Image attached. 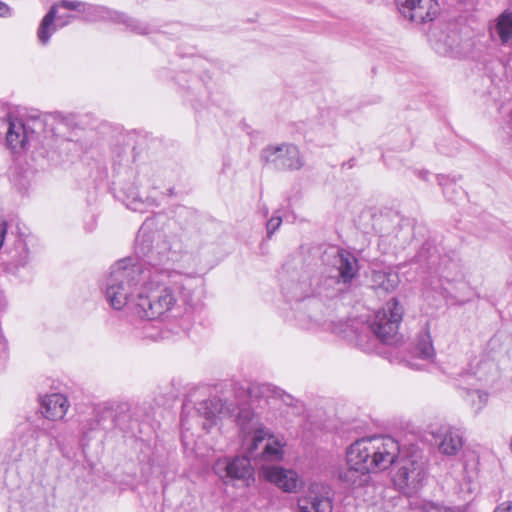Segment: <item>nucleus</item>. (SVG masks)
Segmentation results:
<instances>
[{
	"instance_id": "22",
	"label": "nucleus",
	"mask_w": 512,
	"mask_h": 512,
	"mask_svg": "<svg viewBox=\"0 0 512 512\" xmlns=\"http://www.w3.org/2000/svg\"><path fill=\"white\" fill-rule=\"evenodd\" d=\"M39 428L31 421L25 419L18 423L14 430V441L27 451H35L38 441Z\"/></svg>"
},
{
	"instance_id": "20",
	"label": "nucleus",
	"mask_w": 512,
	"mask_h": 512,
	"mask_svg": "<svg viewBox=\"0 0 512 512\" xmlns=\"http://www.w3.org/2000/svg\"><path fill=\"white\" fill-rule=\"evenodd\" d=\"M439 451L445 455H456L463 446V437L459 429L442 427L437 433Z\"/></svg>"
},
{
	"instance_id": "15",
	"label": "nucleus",
	"mask_w": 512,
	"mask_h": 512,
	"mask_svg": "<svg viewBox=\"0 0 512 512\" xmlns=\"http://www.w3.org/2000/svg\"><path fill=\"white\" fill-rule=\"evenodd\" d=\"M85 4L86 2L76 0H61L60 2L53 4L39 25L37 31L39 42L42 45H47L52 34L56 31V25L54 24V21L57 17L58 8L76 11L82 15Z\"/></svg>"
},
{
	"instance_id": "3",
	"label": "nucleus",
	"mask_w": 512,
	"mask_h": 512,
	"mask_svg": "<svg viewBox=\"0 0 512 512\" xmlns=\"http://www.w3.org/2000/svg\"><path fill=\"white\" fill-rule=\"evenodd\" d=\"M141 262L132 259H122L110 268L103 290L106 301L115 310L127 307L134 314V304L138 302V293L142 288L148 287L154 275L160 278L167 274L153 270L149 267L148 258H141Z\"/></svg>"
},
{
	"instance_id": "17",
	"label": "nucleus",
	"mask_w": 512,
	"mask_h": 512,
	"mask_svg": "<svg viewBox=\"0 0 512 512\" xmlns=\"http://www.w3.org/2000/svg\"><path fill=\"white\" fill-rule=\"evenodd\" d=\"M267 440L261 457L265 461H280L283 458L284 451L281 442L273 435H270L264 428H256L252 437V444L249 448L250 453L258 449L259 445Z\"/></svg>"
},
{
	"instance_id": "7",
	"label": "nucleus",
	"mask_w": 512,
	"mask_h": 512,
	"mask_svg": "<svg viewBox=\"0 0 512 512\" xmlns=\"http://www.w3.org/2000/svg\"><path fill=\"white\" fill-rule=\"evenodd\" d=\"M403 318V308L393 298L380 310L375 312L368 325H361L362 329H369L381 342L394 344L398 341V330Z\"/></svg>"
},
{
	"instance_id": "25",
	"label": "nucleus",
	"mask_w": 512,
	"mask_h": 512,
	"mask_svg": "<svg viewBox=\"0 0 512 512\" xmlns=\"http://www.w3.org/2000/svg\"><path fill=\"white\" fill-rule=\"evenodd\" d=\"M334 331L343 338L354 341L357 345L363 344L362 331H360L359 323L356 320L340 321L335 325Z\"/></svg>"
},
{
	"instance_id": "27",
	"label": "nucleus",
	"mask_w": 512,
	"mask_h": 512,
	"mask_svg": "<svg viewBox=\"0 0 512 512\" xmlns=\"http://www.w3.org/2000/svg\"><path fill=\"white\" fill-rule=\"evenodd\" d=\"M123 202L126 207L135 212H143L146 207V202L142 200L136 188H130L129 191H123Z\"/></svg>"
},
{
	"instance_id": "12",
	"label": "nucleus",
	"mask_w": 512,
	"mask_h": 512,
	"mask_svg": "<svg viewBox=\"0 0 512 512\" xmlns=\"http://www.w3.org/2000/svg\"><path fill=\"white\" fill-rule=\"evenodd\" d=\"M213 470L226 484L235 480L246 481L254 473L251 461L246 456L218 459L213 465Z\"/></svg>"
},
{
	"instance_id": "36",
	"label": "nucleus",
	"mask_w": 512,
	"mask_h": 512,
	"mask_svg": "<svg viewBox=\"0 0 512 512\" xmlns=\"http://www.w3.org/2000/svg\"><path fill=\"white\" fill-rule=\"evenodd\" d=\"M149 328H150V326H149V325H147V326H145V327H144V332H143V335H142V336H143L144 338H151V339H153V340H157V336H156V335L151 334V333H148V331H147V330H148Z\"/></svg>"
},
{
	"instance_id": "13",
	"label": "nucleus",
	"mask_w": 512,
	"mask_h": 512,
	"mask_svg": "<svg viewBox=\"0 0 512 512\" xmlns=\"http://www.w3.org/2000/svg\"><path fill=\"white\" fill-rule=\"evenodd\" d=\"M399 12L415 23H426L434 20L439 14L437 0H395Z\"/></svg>"
},
{
	"instance_id": "23",
	"label": "nucleus",
	"mask_w": 512,
	"mask_h": 512,
	"mask_svg": "<svg viewBox=\"0 0 512 512\" xmlns=\"http://www.w3.org/2000/svg\"><path fill=\"white\" fill-rule=\"evenodd\" d=\"M399 275L394 271H373L371 277L372 287L375 290L391 292L397 288L399 284Z\"/></svg>"
},
{
	"instance_id": "19",
	"label": "nucleus",
	"mask_w": 512,
	"mask_h": 512,
	"mask_svg": "<svg viewBox=\"0 0 512 512\" xmlns=\"http://www.w3.org/2000/svg\"><path fill=\"white\" fill-rule=\"evenodd\" d=\"M489 35L492 41H498L503 46H512V11L500 13L489 25Z\"/></svg>"
},
{
	"instance_id": "11",
	"label": "nucleus",
	"mask_w": 512,
	"mask_h": 512,
	"mask_svg": "<svg viewBox=\"0 0 512 512\" xmlns=\"http://www.w3.org/2000/svg\"><path fill=\"white\" fill-rule=\"evenodd\" d=\"M334 492L325 483L314 482L298 498V512H332Z\"/></svg>"
},
{
	"instance_id": "33",
	"label": "nucleus",
	"mask_w": 512,
	"mask_h": 512,
	"mask_svg": "<svg viewBox=\"0 0 512 512\" xmlns=\"http://www.w3.org/2000/svg\"><path fill=\"white\" fill-rule=\"evenodd\" d=\"M493 512H512V501H505L501 503Z\"/></svg>"
},
{
	"instance_id": "16",
	"label": "nucleus",
	"mask_w": 512,
	"mask_h": 512,
	"mask_svg": "<svg viewBox=\"0 0 512 512\" xmlns=\"http://www.w3.org/2000/svg\"><path fill=\"white\" fill-rule=\"evenodd\" d=\"M6 254V270L13 274L27 267L31 260V252L23 235L15 236L12 245L6 248Z\"/></svg>"
},
{
	"instance_id": "29",
	"label": "nucleus",
	"mask_w": 512,
	"mask_h": 512,
	"mask_svg": "<svg viewBox=\"0 0 512 512\" xmlns=\"http://www.w3.org/2000/svg\"><path fill=\"white\" fill-rule=\"evenodd\" d=\"M421 512H463L461 507H449L433 501H423L419 507Z\"/></svg>"
},
{
	"instance_id": "38",
	"label": "nucleus",
	"mask_w": 512,
	"mask_h": 512,
	"mask_svg": "<svg viewBox=\"0 0 512 512\" xmlns=\"http://www.w3.org/2000/svg\"><path fill=\"white\" fill-rule=\"evenodd\" d=\"M70 18H73V17L72 16H68L67 18H65V22L63 23V25L68 24Z\"/></svg>"
},
{
	"instance_id": "37",
	"label": "nucleus",
	"mask_w": 512,
	"mask_h": 512,
	"mask_svg": "<svg viewBox=\"0 0 512 512\" xmlns=\"http://www.w3.org/2000/svg\"><path fill=\"white\" fill-rule=\"evenodd\" d=\"M70 18H73V17L72 16H68L67 18H65V22L63 23V25L68 24Z\"/></svg>"
},
{
	"instance_id": "5",
	"label": "nucleus",
	"mask_w": 512,
	"mask_h": 512,
	"mask_svg": "<svg viewBox=\"0 0 512 512\" xmlns=\"http://www.w3.org/2000/svg\"><path fill=\"white\" fill-rule=\"evenodd\" d=\"M396 472L393 475L395 487L405 495L417 493L428 478V461L421 452L414 451L409 455L399 450L395 461Z\"/></svg>"
},
{
	"instance_id": "18",
	"label": "nucleus",
	"mask_w": 512,
	"mask_h": 512,
	"mask_svg": "<svg viewBox=\"0 0 512 512\" xmlns=\"http://www.w3.org/2000/svg\"><path fill=\"white\" fill-rule=\"evenodd\" d=\"M263 474L266 480L275 484L281 490L287 493L295 492L298 487V474L280 466L263 468Z\"/></svg>"
},
{
	"instance_id": "14",
	"label": "nucleus",
	"mask_w": 512,
	"mask_h": 512,
	"mask_svg": "<svg viewBox=\"0 0 512 512\" xmlns=\"http://www.w3.org/2000/svg\"><path fill=\"white\" fill-rule=\"evenodd\" d=\"M329 255L336 271L331 280L336 284L349 285L359 271L357 258L351 252L340 248H333Z\"/></svg>"
},
{
	"instance_id": "24",
	"label": "nucleus",
	"mask_w": 512,
	"mask_h": 512,
	"mask_svg": "<svg viewBox=\"0 0 512 512\" xmlns=\"http://www.w3.org/2000/svg\"><path fill=\"white\" fill-rule=\"evenodd\" d=\"M414 353L419 359L422 360H431L435 356V350L428 327H425L418 334Z\"/></svg>"
},
{
	"instance_id": "32",
	"label": "nucleus",
	"mask_w": 512,
	"mask_h": 512,
	"mask_svg": "<svg viewBox=\"0 0 512 512\" xmlns=\"http://www.w3.org/2000/svg\"><path fill=\"white\" fill-rule=\"evenodd\" d=\"M450 36H447V39L445 40V44L447 45L448 49L444 51V53L450 52L451 54H457L459 43L457 41V36L450 40Z\"/></svg>"
},
{
	"instance_id": "4",
	"label": "nucleus",
	"mask_w": 512,
	"mask_h": 512,
	"mask_svg": "<svg viewBox=\"0 0 512 512\" xmlns=\"http://www.w3.org/2000/svg\"><path fill=\"white\" fill-rule=\"evenodd\" d=\"M146 416V409L139 404L115 402L105 404L96 410L92 430L107 429L106 419H111L114 428L119 429L124 436L138 437L142 434L141 423Z\"/></svg>"
},
{
	"instance_id": "34",
	"label": "nucleus",
	"mask_w": 512,
	"mask_h": 512,
	"mask_svg": "<svg viewBox=\"0 0 512 512\" xmlns=\"http://www.w3.org/2000/svg\"><path fill=\"white\" fill-rule=\"evenodd\" d=\"M7 233V223L6 221L0 220V249L2 248L5 240V235Z\"/></svg>"
},
{
	"instance_id": "40",
	"label": "nucleus",
	"mask_w": 512,
	"mask_h": 512,
	"mask_svg": "<svg viewBox=\"0 0 512 512\" xmlns=\"http://www.w3.org/2000/svg\"><path fill=\"white\" fill-rule=\"evenodd\" d=\"M182 426L185 425L184 419H181Z\"/></svg>"
},
{
	"instance_id": "8",
	"label": "nucleus",
	"mask_w": 512,
	"mask_h": 512,
	"mask_svg": "<svg viewBox=\"0 0 512 512\" xmlns=\"http://www.w3.org/2000/svg\"><path fill=\"white\" fill-rule=\"evenodd\" d=\"M80 19L89 23L103 21L124 24L127 29L140 35H146L150 32L148 24L103 5L86 3Z\"/></svg>"
},
{
	"instance_id": "28",
	"label": "nucleus",
	"mask_w": 512,
	"mask_h": 512,
	"mask_svg": "<svg viewBox=\"0 0 512 512\" xmlns=\"http://www.w3.org/2000/svg\"><path fill=\"white\" fill-rule=\"evenodd\" d=\"M265 391L269 392L271 394V397L275 400H280L283 402L286 406L294 407L296 406V403L298 402L292 395L286 393L284 390L275 387V386H265Z\"/></svg>"
},
{
	"instance_id": "9",
	"label": "nucleus",
	"mask_w": 512,
	"mask_h": 512,
	"mask_svg": "<svg viewBox=\"0 0 512 512\" xmlns=\"http://www.w3.org/2000/svg\"><path fill=\"white\" fill-rule=\"evenodd\" d=\"M260 159L278 171L299 170L304 166L299 148L292 143L268 145L262 149Z\"/></svg>"
},
{
	"instance_id": "21",
	"label": "nucleus",
	"mask_w": 512,
	"mask_h": 512,
	"mask_svg": "<svg viewBox=\"0 0 512 512\" xmlns=\"http://www.w3.org/2000/svg\"><path fill=\"white\" fill-rule=\"evenodd\" d=\"M42 413L45 418L52 421L62 419L68 408L69 402L65 395L53 393L46 395L41 401Z\"/></svg>"
},
{
	"instance_id": "31",
	"label": "nucleus",
	"mask_w": 512,
	"mask_h": 512,
	"mask_svg": "<svg viewBox=\"0 0 512 512\" xmlns=\"http://www.w3.org/2000/svg\"><path fill=\"white\" fill-rule=\"evenodd\" d=\"M281 223H282V218L279 215H275V216L271 217L267 221L266 228H267V236H268V238H271V236L280 227Z\"/></svg>"
},
{
	"instance_id": "6",
	"label": "nucleus",
	"mask_w": 512,
	"mask_h": 512,
	"mask_svg": "<svg viewBox=\"0 0 512 512\" xmlns=\"http://www.w3.org/2000/svg\"><path fill=\"white\" fill-rule=\"evenodd\" d=\"M197 412L205 419L203 428L209 431L217 423V419L229 418L236 415V422L243 431H247L249 423L253 419V413L248 408L238 409L233 401H224L218 397L201 401L198 403Z\"/></svg>"
},
{
	"instance_id": "39",
	"label": "nucleus",
	"mask_w": 512,
	"mask_h": 512,
	"mask_svg": "<svg viewBox=\"0 0 512 512\" xmlns=\"http://www.w3.org/2000/svg\"><path fill=\"white\" fill-rule=\"evenodd\" d=\"M427 175V172H424V173H421L420 176L425 178V176Z\"/></svg>"
},
{
	"instance_id": "2",
	"label": "nucleus",
	"mask_w": 512,
	"mask_h": 512,
	"mask_svg": "<svg viewBox=\"0 0 512 512\" xmlns=\"http://www.w3.org/2000/svg\"><path fill=\"white\" fill-rule=\"evenodd\" d=\"M398 452L399 444L391 436L358 439L347 449V468L339 472V479L351 489L365 487L371 481L370 473L389 468Z\"/></svg>"
},
{
	"instance_id": "10",
	"label": "nucleus",
	"mask_w": 512,
	"mask_h": 512,
	"mask_svg": "<svg viewBox=\"0 0 512 512\" xmlns=\"http://www.w3.org/2000/svg\"><path fill=\"white\" fill-rule=\"evenodd\" d=\"M42 129L43 122L39 118L23 120L9 116L6 143L13 151L25 149Z\"/></svg>"
},
{
	"instance_id": "35",
	"label": "nucleus",
	"mask_w": 512,
	"mask_h": 512,
	"mask_svg": "<svg viewBox=\"0 0 512 512\" xmlns=\"http://www.w3.org/2000/svg\"><path fill=\"white\" fill-rule=\"evenodd\" d=\"M10 15H11L10 7L6 3L0 1V17H8Z\"/></svg>"
},
{
	"instance_id": "1",
	"label": "nucleus",
	"mask_w": 512,
	"mask_h": 512,
	"mask_svg": "<svg viewBox=\"0 0 512 512\" xmlns=\"http://www.w3.org/2000/svg\"><path fill=\"white\" fill-rule=\"evenodd\" d=\"M134 251L139 258H148L149 267L165 272L166 277L154 275L148 287L138 293L134 304V315L144 320H155L171 311L176 303V291L183 302L193 307L194 293L199 280L171 270L168 265L173 260V252L164 234L155 229V221L146 219L141 225L135 240Z\"/></svg>"
},
{
	"instance_id": "30",
	"label": "nucleus",
	"mask_w": 512,
	"mask_h": 512,
	"mask_svg": "<svg viewBox=\"0 0 512 512\" xmlns=\"http://www.w3.org/2000/svg\"><path fill=\"white\" fill-rule=\"evenodd\" d=\"M444 180H446V178L444 176L438 177L439 184L444 186L443 193H444L445 197L449 201H455L456 196L463 194L462 189L460 187H457V185L454 183H444L443 182Z\"/></svg>"
},
{
	"instance_id": "26",
	"label": "nucleus",
	"mask_w": 512,
	"mask_h": 512,
	"mask_svg": "<svg viewBox=\"0 0 512 512\" xmlns=\"http://www.w3.org/2000/svg\"><path fill=\"white\" fill-rule=\"evenodd\" d=\"M464 400L478 413L488 402V394L480 389L463 388Z\"/></svg>"
}]
</instances>
